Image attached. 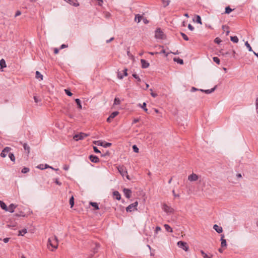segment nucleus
Returning a JSON list of instances; mask_svg holds the SVG:
<instances>
[{"instance_id": "44", "label": "nucleus", "mask_w": 258, "mask_h": 258, "mask_svg": "<svg viewBox=\"0 0 258 258\" xmlns=\"http://www.w3.org/2000/svg\"><path fill=\"white\" fill-rule=\"evenodd\" d=\"M213 61L216 62L217 64H219L220 62V60L219 58L217 57H214L213 58Z\"/></svg>"}, {"instance_id": "26", "label": "nucleus", "mask_w": 258, "mask_h": 258, "mask_svg": "<svg viewBox=\"0 0 258 258\" xmlns=\"http://www.w3.org/2000/svg\"><path fill=\"white\" fill-rule=\"evenodd\" d=\"M164 226L167 231L170 233L173 232L172 228L169 225L165 224Z\"/></svg>"}, {"instance_id": "38", "label": "nucleus", "mask_w": 258, "mask_h": 258, "mask_svg": "<svg viewBox=\"0 0 258 258\" xmlns=\"http://www.w3.org/2000/svg\"><path fill=\"white\" fill-rule=\"evenodd\" d=\"M180 34L182 36L183 39L185 41H188L189 40L188 37L184 33L181 32Z\"/></svg>"}, {"instance_id": "55", "label": "nucleus", "mask_w": 258, "mask_h": 258, "mask_svg": "<svg viewBox=\"0 0 258 258\" xmlns=\"http://www.w3.org/2000/svg\"><path fill=\"white\" fill-rule=\"evenodd\" d=\"M93 150H94V152H95L96 153H100V151L95 146L93 147Z\"/></svg>"}, {"instance_id": "23", "label": "nucleus", "mask_w": 258, "mask_h": 258, "mask_svg": "<svg viewBox=\"0 0 258 258\" xmlns=\"http://www.w3.org/2000/svg\"><path fill=\"white\" fill-rule=\"evenodd\" d=\"M142 18V16H141L140 14H137L135 15V21L137 23H139L141 22Z\"/></svg>"}, {"instance_id": "39", "label": "nucleus", "mask_w": 258, "mask_h": 258, "mask_svg": "<svg viewBox=\"0 0 258 258\" xmlns=\"http://www.w3.org/2000/svg\"><path fill=\"white\" fill-rule=\"evenodd\" d=\"M196 22L199 23V24H202L201 18V17L199 15H197V17H196Z\"/></svg>"}, {"instance_id": "58", "label": "nucleus", "mask_w": 258, "mask_h": 258, "mask_svg": "<svg viewBox=\"0 0 258 258\" xmlns=\"http://www.w3.org/2000/svg\"><path fill=\"white\" fill-rule=\"evenodd\" d=\"M188 28L190 30V31H193L194 30V27L190 24H189L188 25Z\"/></svg>"}, {"instance_id": "7", "label": "nucleus", "mask_w": 258, "mask_h": 258, "mask_svg": "<svg viewBox=\"0 0 258 258\" xmlns=\"http://www.w3.org/2000/svg\"><path fill=\"white\" fill-rule=\"evenodd\" d=\"M11 150V148L10 147H5L2 151L1 153V156L2 158L6 157Z\"/></svg>"}, {"instance_id": "63", "label": "nucleus", "mask_w": 258, "mask_h": 258, "mask_svg": "<svg viewBox=\"0 0 258 258\" xmlns=\"http://www.w3.org/2000/svg\"><path fill=\"white\" fill-rule=\"evenodd\" d=\"M139 121V118H135L133 121V124H135Z\"/></svg>"}, {"instance_id": "22", "label": "nucleus", "mask_w": 258, "mask_h": 258, "mask_svg": "<svg viewBox=\"0 0 258 258\" xmlns=\"http://www.w3.org/2000/svg\"><path fill=\"white\" fill-rule=\"evenodd\" d=\"M133 77L135 78L137 81V85H139V83L141 82L142 80L141 79V78L139 77V76L136 74H133Z\"/></svg>"}, {"instance_id": "53", "label": "nucleus", "mask_w": 258, "mask_h": 258, "mask_svg": "<svg viewBox=\"0 0 258 258\" xmlns=\"http://www.w3.org/2000/svg\"><path fill=\"white\" fill-rule=\"evenodd\" d=\"M54 182L58 185H61V182H60L59 180H58V178H55L54 179Z\"/></svg>"}, {"instance_id": "12", "label": "nucleus", "mask_w": 258, "mask_h": 258, "mask_svg": "<svg viewBox=\"0 0 258 258\" xmlns=\"http://www.w3.org/2000/svg\"><path fill=\"white\" fill-rule=\"evenodd\" d=\"M118 114V111H114L111 113L109 117L107 119V121L110 122L111 120L114 118Z\"/></svg>"}, {"instance_id": "20", "label": "nucleus", "mask_w": 258, "mask_h": 258, "mask_svg": "<svg viewBox=\"0 0 258 258\" xmlns=\"http://www.w3.org/2000/svg\"><path fill=\"white\" fill-rule=\"evenodd\" d=\"M0 207L2 209L7 211L8 207L4 202L0 201Z\"/></svg>"}, {"instance_id": "14", "label": "nucleus", "mask_w": 258, "mask_h": 258, "mask_svg": "<svg viewBox=\"0 0 258 258\" xmlns=\"http://www.w3.org/2000/svg\"><path fill=\"white\" fill-rule=\"evenodd\" d=\"M64 1L67 2L70 5L75 6L77 7L79 5V3L77 0H64Z\"/></svg>"}, {"instance_id": "57", "label": "nucleus", "mask_w": 258, "mask_h": 258, "mask_svg": "<svg viewBox=\"0 0 258 258\" xmlns=\"http://www.w3.org/2000/svg\"><path fill=\"white\" fill-rule=\"evenodd\" d=\"M117 77H118V78H119V79H122L124 76H123V75L121 74L120 72H118Z\"/></svg>"}, {"instance_id": "47", "label": "nucleus", "mask_w": 258, "mask_h": 258, "mask_svg": "<svg viewBox=\"0 0 258 258\" xmlns=\"http://www.w3.org/2000/svg\"><path fill=\"white\" fill-rule=\"evenodd\" d=\"M161 230V228L159 226H157L155 230V236L158 234V233Z\"/></svg>"}, {"instance_id": "40", "label": "nucleus", "mask_w": 258, "mask_h": 258, "mask_svg": "<svg viewBox=\"0 0 258 258\" xmlns=\"http://www.w3.org/2000/svg\"><path fill=\"white\" fill-rule=\"evenodd\" d=\"M111 146V143L105 142L103 143L102 147L104 148H108Z\"/></svg>"}, {"instance_id": "18", "label": "nucleus", "mask_w": 258, "mask_h": 258, "mask_svg": "<svg viewBox=\"0 0 258 258\" xmlns=\"http://www.w3.org/2000/svg\"><path fill=\"white\" fill-rule=\"evenodd\" d=\"M114 198L117 200H120L121 199V195L117 191H114L113 192Z\"/></svg>"}, {"instance_id": "60", "label": "nucleus", "mask_w": 258, "mask_h": 258, "mask_svg": "<svg viewBox=\"0 0 258 258\" xmlns=\"http://www.w3.org/2000/svg\"><path fill=\"white\" fill-rule=\"evenodd\" d=\"M21 12L20 11H17L15 14V17H17V16H19L21 15Z\"/></svg>"}, {"instance_id": "64", "label": "nucleus", "mask_w": 258, "mask_h": 258, "mask_svg": "<svg viewBox=\"0 0 258 258\" xmlns=\"http://www.w3.org/2000/svg\"><path fill=\"white\" fill-rule=\"evenodd\" d=\"M256 111L258 113V98L256 100Z\"/></svg>"}, {"instance_id": "16", "label": "nucleus", "mask_w": 258, "mask_h": 258, "mask_svg": "<svg viewBox=\"0 0 258 258\" xmlns=\"http://www.w3.org/2000/svg\"><path fill=\"white\" fill-rule=\"evenodd\" d=\"M17 206L13 204H10L7 209V211H9L10 213H13L14 212L15 209L16 208Z\"/></svg>"}, {"instance_id": "62", "label": "nucleus", "mask_w": 258, "mask_h": 258, "mask_svg": "<svg viewBox=\"0 0 258 258\" xmlns=\"http://www.w3.org/2000/svg\"><path fill=\"white\" fill-rule=\"evenodd\" d=\"M63 169L64 170H69V165H64V166H63Z\"/></svg>"}, {"instance_id": "25", "label": "nucleus", "mask_w": 258, "mask_h": 258, "mask_svg": "<svg viewBox=\"0 0 258 258\" xmlns=\"http://www.w3.org/2000/svg\"><path fill=\"white\" fill-rule=\"evenodd\" d=\"M217 86H215L214 88L211 89H208L204 90V92L206 94H210L212 92H213L216 89Z\"/></svg>"}, {"instance_id": "48", "label": "nucleus", "mask_w": 258, "mask_h": 258, "mask_svg": "<svg viewBox=\"0 0 258 258\" xmlns=\"http://www.w3.org/2000/svg\"><path fill=\"white\" fill-rule=\"evenodd\" d=\"M36 168L38 169H41V170H43V169H46V167H44V164H42L38 165V166H37Z\"/></svg>"}, {"instance_id": "35", "label": "nucleus", "mask_w": 258, "mask_h": 258, "mask_svg": "<svg viewBox=\"0 0 258 258\" xmlns=\"http://www.w3.org/2000/svg\"><path fill=\"white\" fill-rule=\"evenodd\" d=\"M26 233L27 230L26 229H24L19 231V235L23 236Z\"/></svg>"}, {"instance_id": "4", "label": "nucleus", "mask_w": 258, "mask_h": 258, "mask_svg": "<svg viewBox=\"0 0 258 258\" xmlns=\"http://www.w3.org/2000/svg\"><path fill=\"white\" fill-rule=\"evenodd\" d=\"M177 245L179 247L183 249L186 251L188 249V246L185 242L179 241L177 242Z\"/></svg>"}, {"instance_id": "51", "label": "nucleus", "mask_w": 258, "mask_h": 258, "mask_svg": "<svg viewBox=\"0 0 258 258\" xmlns=\"http://www.w3.org/2000/svg\"><path fill=\"white\" fill-rule=\"evenodd\" d=\"M94 143V144L97 145L98 146H102L103 142H102L101 141H95Z\"/></svg>"}, {"instance_id": "54", "label": "nucleus", "mask_w": 258, "mask_h": 258, "mask_svg": "<svg viewBox=\"0 0 258 258\" xmlns=\"http://www.w3.org/2000/svg\"><path fill=\"white\" fill-rule=\"evenodd\" d=\"M34 100L36 103H38L41 101L40 99L37 96H34Z\"/></svg>"}, {"instance_id": "19", "label": "nucleus", "mask_w": 258, "mask_h": 258, "mask_svg": "<svg viewBox=\"0 0 258 258\" xmlns=\"http://www.w3.org/2000/svg\"><path fill=\"white\" fill-rule=\"evenodd\" d=\"M224 235H221V247H226L227 246V243H226V241L225 239H224Z\"/></svg>"}, {"instance_id": "5", "label": "nucleus", "mask_w": 258, "mask_h": 258, "mask_svg": "<svg viewBox=\"0 0 258 258\" xmlns=\"http://www.w3.org/2000/svg\"><path fill=\"white\" fill-rule=\"evenodd\" d=\"M88 135L85 133H80V134H76L74 136V139L76 141L81 140L84 139L85 138L87 137Z\"/></svg>"}, {"instance_id": "43", "label": "nucleus", "mask_w": 258, "mask_h": 258, "mask_svg": "<svg viewBox=\"0 0 258 258\" xmlns=\"http://www.w3.org/2000/svg\"><path fill=\"white\" fill-rule=\"evenodd\" d=\"M201 253L203 256L204 258H211V256L208 255L203 250H201Z\"/></svg>"}, {"instance_id": "15", "label": "nucleus", "mask_w": 258, "mask_h": 258, "mask_svg": "<svg viewBox=\"0 0 258 258\" xmlns=\"http://www.w3.org/2000/svg\"><path fill=\"white\" fill-rule=\"evenodd\" d=\"M141 64H142V67L143 68H145V69L147 68L150 66L149 63L145 59H142L141 60Z\"/></svg>"}, {"instance_id": "8", "label": "nucleus", "mask_w": 258, "mask_h": 258, "mask_svg": "<svg viewBox=\"0 0 258 258\" xmlns=\"http://www.w3.org/2000/svg\"><path fill=\"white\" fill-rule=\"evenodd\" d=\"M155 37L157 39H162L163 38V33L160 28H158L155 31Z\"/></svg>"}, {"instance_id": "31", "label": "nucleus", "mask_w": 258, "mask_h": 258, "mask_svg": "<svg viewBox=\"0 0 258 258\" xmlns=\"http://www.w3.org/2000/svg\"><path fill=\"white\" fill-rule=\"evenodd\" d=\"M139 106H140L142 109H143L145 111H146V112L148 111V109L146 108V103L145 102H144L142 105H141V104H139Z\"/></svg>"}, {"instance_id": "24", "label": "nucleus", "mask_w": 258, "mask_h": 258, "mask_svg": "<svg viewBox=\"0 0 258 258\" xmlns=\"http://www.w3.org/2000/svg\"><path fill=\"white\" fill-rule=\"evenodd\" d=\"M36 78L38 79H39V80H43V75L39 71H36Z\"/></svg>"}, {"instance_id": "30", "label": "nucleus", "mask_w": 258, "mask_h": 258, "mask_svg": "<svg viewBox=\"0 0 258 258\" xmlns=\"http://www.w3.org/2000/svg\"><path fill=\"white\" fill-rule=\"evenodd\" d=\"M75 102L78 105V108H79L80 109H82V107L80 100L79 99H76Z\"/></svg>"}, {"instance_id": "49", "label": "nucleus", "mask_w": 258, "mask_h": 258, "mask_svg": "<svg viewBox=\"0 0 258 258\" xmlns=\"http://www.w3.org/2000/svg\"><path fill=\"white\" fill-rule=\"evenodd\" d=\"M133 150L135 153H138L139 152V148L136 145H134L133 146Z\"/></svg>"}, {"instance_id": "36", "label": "nucleus", "mask_w": 258, "mask_h": 258, "mask_svg": "<svg viewBox=\"0 0 258 258\" xmlns=\"http://www.w3.org/2000/svg\"><path fill=\"white\" fill-rule=\"evenodd\" d=\"M233 11V9H231L229 7H227L225 8V13L226 14H229Z\"/></svg>"}, {"instance_id": "34", "label": "nucleus", "mask_w": 258, "mask_h": 258, "mask_svg": "<svg viewBox=\"0 0 258 258\" xmlns=\"http://www.w3.org/2000/svg\"><path fill=\"white\" fill-rule=\"evenodd\" d=\"M163 4L164 5V7H167L170 4V1L169 0H161Z\"/></svg>"}, {"instance_id": "37", "label": "nucleus", "mask_w": 258, "mask_h": 258, "mask_svg": "<svg viewBox=\"0 0 258 258\" xmlns=\"http://www.w3.org/2000/svg\"><path fill=\"white\" fill-rule=\"evenodd\" d=\"M245 45L246 46V47L248 48V49L249 51H253L252 48L250 46V44L248 43V41H246L245 43Z\"/></svg>"}, {"instance_id": "56", "label": "nucleus", "mask_w": 258, "mask_h": 258, "mask_svg": "<svg viewBox=\"0 0 258 258\" xmlns=\"http://www.w3.org/2000/svg\"><path fill=\"white\" fill-rule=\"evenodd\" d=\"M150 90L151 91V95L152 97L155 98L157 96V94L156 93L153 92V90L152 89H150Z\"/></svg>"}, {"instance_id": "52", "label": "nucleus", "mask_w": 258, "mask_h": 258, "mask_svg": "<svg viewBox=\"0 0 258 258\" xmlns=\"http://www.w3.org/2000/svg\"><path fill=\"white\" fill-rule=\"evenodd\" d=\"M214 42L217 44H220L221 42V40L219 38L217 37L214 39Z\"/></svg>"}, {"instance_id": "61", "label": "nucleus", "mask_w": 258, "mask_h": 258, "mask_svg": "<svg viewBox=\"0 0 258 258\" xmlns=\"http://www.w3.org/2000/svg\"><path fill=\"white\" fill-rule=\"evenodd\" d=\"M127 69H124L123 70V76H126L127 75Z\"/></svg>"}, {"instance_id": "29", "label": "nucleus", "mask_w": 258, "mask_h": 258, "mask_svg": "<svg viewBox=\"0 0 258 258\" xmlns=\"http://www.w3.org/2000/svg\"><path fill=\"white\" fill-rule=\"evenodd\" d=\"M173 60L174 61L177 62V63L182 64L183 63V60L182 59H180L179 58H174Z\"/></svg>"}, {"instance_id": "28", "label": "nucleus", "mask_w": 258, "mask_h": 258, "mask_svg": "<svg viewBox=\"0 0 258 258\" xmlns=\"http://www.w3.org/2000/svg\"><path fill=\"white\" fill-rule=\"evenodd\" d=\"M230 40L234 43H237L239 41L238 37L236 36H231Z\"/></svg>"}, {"instance_id": "21", "label": "nucleus", "mask_w": 258, "mask_h": 258, "mask_svg": "<svg viewBox=\"0 0 258 258\" xmlns=\"http://www.w3.org/2000/svg\"><path fill=\"white\" fill-rule=\"evenodd\" d=\"M23 148L25 151H27V154L30 153V147L27 145V143H24L23 144Z\"/></svg>"}, {"instance_id": "10", "label": "nucleus", "mask_w": 258, "mask_h": 258, "mask_svg": "<svg viewBox=\"0 0 258 258\" xmlns=\"http://www.w3.org/2000/svg\"><path fill=\"white\" fill-rule=\"evenodd\" d=\"M188 179L190 181H195L198 179V176L195 173H192L188 176Z\"/></svg>"}, {"instance_id": "3", "label": "nucleus", "mask_w": 258, "mask_h": 258, "mask_svg": "<svg viewBox=\"0 0 258 258\" xmlns=\"http://www.w3.org/2000/svg\"><path fill=\"white\" fill-rule=\"evenodd\" d=\"M138 205V202H135L133 204H130L126 208V211L127 212H131L137 210V206Z\"/></svg>"}, {"instance_id": "45", "label": "nucleus", "mask_w": 258, "mask_h": 258, "mask_svg": "<svg viewBox=\"0 0 258 258\" xmlns=\"http://www.w3.org/2000/svg\"><path fill=\"white\" fill-rule=\"evenodd\" d=\"M30 169L28 167H24L22 169V171L21 172L23 173H26L27 172H28L29 171Z\"/></svg>"}, {"instance_id": "1", "label": "nucleus", "mask_w": 258, "mask_h": 258, "mask_svg": "<svg viewBox=\"0 0 258 258\" xmlns=\"http://www.w3.org/2000/svg\"><path fill=\"white\" fill-rule=\"evenodd\" d=\"M47 245L51 246L52 247L56 249L58 246V240L56 236L54 237L49 238L48 240Z\"/></svg>"}, {"instance_id": "6", "label": "nucleus", "mask_w": 258, "mask_h": 258, "mask_svg": "<svg viewBox=\"0 0 258 258\" xmlns=\"http://www.w3.org/2000/svg\"><path fill=\"white\" fill-rule=\"evenodd\" d=\"M100 247V245L98 243L96 242L92 243V252L93 253V254H95L98 252V249Z\"/></svg>"}, {"instance_id": "27", "label": "nucleus", "mask_w": 258, "mask_h": 258, "mask_svg": "<svg viewBox=\"0 0 258 258\" xmlns=\"http://www.w3.org/2000/svg\"><path fill=\"white\" fill-rule=\"evenodd\" d=\"M0 66H1V68H6L7 66L6 61L4 60V59H3V58L1 59V60H0Z\"/></svg>"}, {"instance_id": "50", "label": "nucleus", "mask_w": 258, "mask_h": 258, "mask_svg": "<svg viewBox=\"0 0 258 258\" xmlns=\"http://www.w3.org/2000/svg\"><path fill=\"white\" fill-rule=\"evenodd\" d=\"M64 92L66 93V94L69 96H71L73 95L71 91L68 89H64Z\"/></svg>"}, {"instance_id": "11", "label": "nucleus", "mask_w": 258, "mask_h": 258, "mask_svg": "<svg viewBox=\"0 0 258 258\" xmlns=\"http://www.w3.org/2000/svg\"><path fill=\"white\" fill-rule=\"evenodd\" d=\"M123 191L125 197L126 198L129 199L131 198L132 191L130 189L125 188L123 189Z\"/></svg>"}, {"instance_id": "33", "label": "nucleus", "mask_w": 258, "mask_h": 258, "mask_svg": "<svg viewBox=\"0 0 258 258\" xmlns=\"http://www.w3.org/2000/svg\"><path fill=\"white\" fill-rule=\"evenodd\" d=\"M90 204L93 207H94L95 210L99 209L98 205L97 203L95 202H90Z\"/></svg>"}, {"instance_id": "46", "label": "nucleus", "mask_w": 258, "mask_h": 258, "mask_svg": "<svg viewBox=\"0 0 258 258\" xmlns=\"http://www.w3.org/2000/svg\"><path fill=\"white\" fill-rule=\"evenodd\" d=\"M172 53V52L170 51L169 52H166V51L164 49H162L160 52H159L160 54L161 53H164L165 54V56L167 57L169 53Z\"/></svg>"}, {"instance_id": "9", "label": "nucleus", "mask_w": 258, "mask_h": 258, "mask_svg": "<svg viewBox=\"0 0 258 258\" xmlns=\"http://www.w3.org/2000/svg\"><path fill=\"white\" fill-rule=\"evenodd\" d=\"M163 209L165 212L168 213H171L173 212V209L166 204L163 205Z\"/></svg>"}, {"instance_id": "13", "label": "nucleus", "mask_w": 258, "mask_h": 258, "mask_svg": "<svg viewBox=\"0 0 258 258\" xmlns=\"http://www.w3.org/2000/svg\"><path fill=\"white\" fill-rule=\"evenodd\" d=\"M89 159L92 162L98 163L99 161V158L95 155H91L89 156Z\"/></svg>"}, {"instance_id": "42", "label": "nucleus", "mask_w": 258, "mask_h": 258, "mask_svg": "<svg viewBox=\"0 0 258 258\" xmlns=\"http://www.w3.org/2000/svg\"><path fill=\"white\" fill-rule=\"evenodd\" d=\"M70 205H71V207H72L74 205V199L73 196H72L70 199Z\"/></svg>"}, {"instance_id": "32", "label": "nucleus", "mask_w": 258, "mask_h": 258, "mask_svg": "<svg viewBox=\"0 0 258 258\" xmlns=\"http://www.w3.org/2000/svg\"><path fill=\"white\" fill-rule=\"evenodd\" d=\"M9 157L10 158V160L12 161H13V162L15 161V157L14 154L13 153H9Z\"/></svg>"}, {"instance_id": "17", "label": "nucleus", "mask_w": 258, "mask_h": 258, "mask_svg": "<svg viewBox=\"0 0 258 258\" xmlns=\"http://www.w3.org/2000/svg\"><path fill=\"white\" fill-rule=\"evenodd\" d=\"M214 229L218 233H221L223 231V229L222 227L219 226L218 225L215 224L213 226Z\"/></svg>"}, {"instance_id": "59", "label": "nucleus", "mask_w": 258, "mask_h": 258, "mask_svg": "<svg viewBox=\"0 0 258 258\" xmlns=\"http://www.w3.org/2000/svg\"><path fill=\"white\" fill-rule=\"evenodd\" d=\"M172 194H173V196L174 197V198H178V197H179V195L178 194H175V190L174 189L172 190Z\"/></svg>"}, {"instance_id": "41", "label": "nucleus", "mask_w": 258, "mask_h": 258, "mask_svg": "<svg viewBox=\"0 0 258 258\" xmlns=\"http://www.w3.org/2000/svg\"><path fill=\"white\" fill-rule=\"evenodd\" d=\"M120 103V99L118 98H115L114 100V104L119 105Z\"/></svg>"}, {"instance_id": "2", "label": "nucleus", "mask_w": 258, "mask_h": 258, "mask_svg": "<svg viewBox=\"0 0 258 258\" xmlns=\"http://www.w3.org/2000/svg\"><path fill=\"white\" fill-rule=\"evenodd\" d=\"M117 170L123 177L125 176L128 180L131 179L129 175L127 174L126 167L123 166H119L117 167Z\"/></svg>"}]
</instances>
